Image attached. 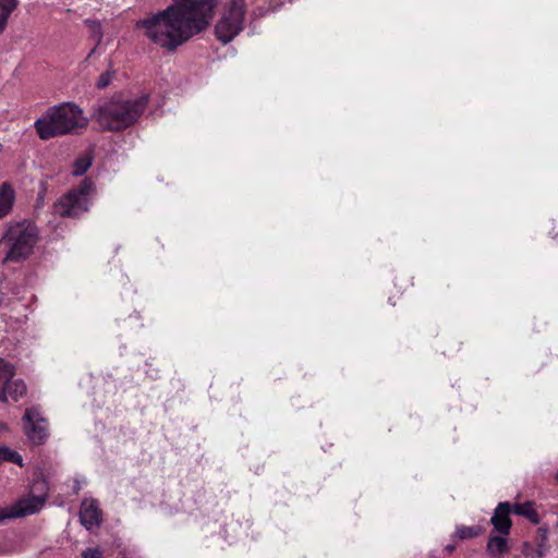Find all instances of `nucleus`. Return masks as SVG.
Listing matches in <instances>:
<instances>
[{
  "label": "nucleus",
  "instance_id": "obj_4",
  "mask_svg": "<svg viewBox=\"0 0 558 558\" xmlns=\"http://www.w3.org/2000/svg\"><path fill=\"white\" fill-rule=\"evenodd\" d=\"M0 242L9 246L4 260L21 262L33 253L38 242V229L27 220L11 222Z\"/></svg>",
  "mask_w": 558,
  "mask_h": 558
},
{
  "label": "nucleus",
  "instance_id": "obj_14",
  "mask_svg": "<svg viewBox=\"0 0 558 558\" xmlns=\"http://www.w3.org/2000/svg\"><path fill=\"white\" fill-rule=\"evenodd\" d=\"M17 3V0H0V33L5 29L8 19L16 9Z\"/></svg>",
  "mask_w": 558,
  "mask_h": 558
},
{
  "label": "nucleus",
  "instance_id": "obj_22",
  "mask_svg": "<svg viewBox=\"0 0 558 558\" xmlns=\"http://www.w3.org/2000/svg\"><path fill=\"white\" fill-rule=\"evenodd\" d=\"M100 556L101 551L97 548H88L82 555L83 558H99Z\"/></svg>",
  "mask_w": 558,
  "mask_h": 558
},
{
  "label": "nucleus",
  "instance_id": "obj_17",
  "mask_svg": "<svg viewBox=\"0 0 558 558\" xmlns=\"http://www.w3.org/2000/svg\"><path fill=\"white\" fill-rule=\"evenodd\" d=\"M14 376V368L11 364L0 359V399L4 398L2 386L5 385L8 379Z\"/></svg>",
  "mask_w": 558,
  "mask_h": 558
},
{
  "label": "nucleus",
  "instance_id": "obj_21",
  "mask_svg": "<svg viewBox=\"0 0 558 558\" xmlns=\"http://www.w3.org/2000/svg\"><path fill=\"white\" fill-rule=\"evenodd\" d=\"M114 74H116V72L113 70H111V69H109L106 72H104L98 77V80L96 82V87L99 88V89H104L107 86H109L110 83L112 82L113 77H114Z\"/></svg>",
  "mask_w": 558,
  "mask_h": 558
},
{
  "label": "nucleus",
  "instance_id": "obj_23",
  "mask_svg": "<svg viewBox=\"0 0 558 558\" xmlns=\"http://www.w3.org/2000/svg\"><path fill=\"white\" fill-rule=\"evenodd\" d=\"M44 487H45V483L44 482H37V483L34 484V489L41 490Z\"/></svg>",
  "mask_w": 558,
  "mask_h": 558
},
{
  "label": "nucleus",
  "instance_id": "obj_10",
  "mask_svg": "<svg viewBox=\"0 0 558 558\" xmlns=\"http://www.w3.org/2000/svg\"><path fill=\"white\" fill-rule=\"evenodd\" d=\"M510 510L511 507L509 502H500L495 509L490 520L495 530L505 535L509 534L511 529V520L509 518Z\"/></svg>",
  "mask_w": 558,
  "mask_h": 558
},
{
  "label": "nucleus",
  "instance_id": "obj_1",
  "mask_svg": "<svg viewBox=\"0 0 558 558\" xmlns=\"http://www.w3.org/2000/svg\"><path fill=\"white\" fill-rule=\"evenodd\" d=\"M218 0H175L166 10L137 22L145 36L168 51H174L205 31L215 15Z\"/></svg>",
  "mask_w": 558,
  "mask_h": 558
},
{
  "label": "nucleus",
  "instance_id": "obj_9",
  "mask_svg": "<svg viewBox=\"0 0 558 558\" xmlns=\"http://www.w3.org/2000/svg\"><path fill=\"white\" fill-rule=\"evenodd\" d=\"M81 523L92 530L100 523V510L96 500H84L80 509Z\"/></svg>",
  "mask_w": 558,
  "mask_h": 558
},
{
  "label": "nucleus",
  "instance_id": "obj_5",
  "mask_svg": "<svg viewBox=\"0 0 558 558\" xmlns=\"http://www.w3.org/2000/svg\"><path fill=\"white\" fill-rule=\"evenodd\" d=\"M244 17V0H232L215 26L217 39L222 44L232 41L242 32Z\"/></svg>",
  "mask_w": 558,
  "mask_h": 558
},
{
  "label": "nucleus",
  "instance_id": "obj_16",
  "mask_svg": "<svg viewBox=\"0 0 558 558\" xmlns=\"http://www.w3.org/2000/svg\"><path fill=\"white\" fill-rule=\"evenodd\" d=\"M513 512L515 514L522 515L527 518L533 523L538 522V514L533 508L532 504L525 502V504H517L513 508Z\"/></svg>",
  "mask_w": 558,
  "mask_h": 558
},
{
  "label": "nucleus",
  "instance_id": "obj_24",
  "mask_svg": "<svg viewBox=\"0 0 558 558\" xmlns=\"http://www.w3.org/2000/svg\"><path fill=\"white\" fill-rule=\"evenodd\" d=\"M4 299H5L4 293L0 291V307L2 306V304L4 302Z\"/></svg>",
  "mask_w": 558,
  "mask_h": 558
},
{
  "label": "nucleus",
  "instance_id": "obj_7",
  "mask_svg": "<svg viewBox=\"0 0 558 558\" xmlns=\"http://www.w3.org/2000/svg\"><path fill=\"white\" fill-rule=\"evenodd\" d=\"M24 432L34 445H40L47 437L46 421L36 408L27 409L23 416Z\"/></svg>",
  "mask_w": 558,
  "mask_h": 558
},
{
  "label": "nucleus",
  "instance_id": "obj_2",
  "mask_svg": "<svg viewBox=\"0 0 558 558\" xmlns=\"http://www.w3.org/2000/svg\"><path fill=\"white\" fill-rule=\"evenodd\" d=\"M147 104V96L108 99L93 106L90 120L104 132H120L138 121Z\"/></svg>",
  "mask_w": 558,
  "mask_h": 558
},
{
  "label": "nucleus",
  "instance_id": "obj_15",
  "mask_svg": "<svg viewBox=\"0 0 558 558\" xmlns=\"http://www.w3.org/2000/svg\"><path fill=\"white\" fill-rule=\"evenodd\" d=\"M84 24L89 28L92 37L94 38V40L96 43L94 49L89 53V56H90L92 53L95 52L96 47L98 45H100V43L102 40V37H104L102 27H101L100 22L96 21V20L87 19V20L84 21Z\"/></svg>",
  "mask_w": 558,
  "mask_h": 558
},
{
  "label": "nucleus",
  "instance_id": "obj_20",
  "mask_svg": "<svg viewBox=\"0 0 558 558\" xmlns=\"http://www.w3.org/2000/svg\"><path fill=\"white\" fill-rule=\"evenodd\" d=\"M481 529L475 526H459L457 529V536L461 539L472 538L478 535Z\"/></svg>",
  "mask_w": 558,
  "mask_h": 558
},
{
  "label": "nucleus",
  "instance_id": "obj_11",
  "mask_svg": "<svg viewBox=\"0 0 558 558\" xmlns=\"http://www.w3.org/2000/svg\"><path fill=\"white\" fill-rule=\"evenodd\" d=\"M2 390L4 393V398L0 399V402L8 401V398L10 397L14 401H17L21 397H23L26 393V385L22 379H13L10 378L5 383V385L2 386Z\"/></svg>",
  "mask_w": 558,
  "mask_h": 558
},
{
  "label": "nucleus",
  "instance_id": "obj_12",
  "mask_svg": "<svg viewBox=\"0 0 558 558\" xmlns=\"http://www.w3.org/2000/svg\"><path fill=\"white\" fill-rule=\"evenodd\" d=\"M14 198L13 189L8 183L2 184L0 186V219L11 211Z\"/></svg>",
  "mask_w": 558,
  "mask_h": 558
},
{
  "label": "nucleus",
  "instance_id": "obj_25",
  "mask_svg": "<svg viewBox=\"0 0 558 558\" xmlns=\"http://www.w3.org/2000/svg\"><path fill=\"white\" fill-rule=\"evenodd\" d=\"M446 549H447L448 551H452V550L454 549V547H453V546H447V548H446Z\"/></svg>",
  "mask_w": 558,
  "mask_h": 558
},
{
  "label": "nucleus",
  "instance_id": "obj_13",
  "mask_svg": "<svg viewBox=\"0 0 558 558\" xmlns=\"http://www.w3.org/2000/svg\"><path fill=\"white\" fill-rule=\"evenodd\" d=\"M508 542L501 536H492L487 542L486 550L494 558H499L508 551Z\"/></svg>",
  "mask_w": 558,
  "mask_h": 558
},
{
  "label": "nucleus",
  "instance_id": "obj_6",
  "mask_svg": "<svg viewBox=\"0 0 558 558\" xmlns=\"http://www.w3.org/2000/svg\"><path fill=\"white\" fill-rule=\"evenodd\" d=\"M94 191V184L85 180L77 190L70 191L54 204L56 214L62 217H78L88 210V196Z\"/></svg>",
  "mask_w": 558,
  "mask_h": 558
},
{
  "label": "nucleus",
  "instance_id": "obj_8",
  "mask_svg": "<svg viewBox=\"0 0 558 558\" xmlns=\"http://www.w3.org/2000/svg\"><path fill=\"white\" fill-rule=\"evenodd\" d=\"M46 496H32L21 499L9 512L0 510V521L11 518H20L37 512L45 504Z\"/></svg>",
  "mask_w": 558,
  "mask_h": 558
},
{
  "label": "nucleus",
  "instance_id": "obj_18",
  "mask_svg": "<svg viewBox=\"0 0 558 558\" xmlns=\"http://www.w3.org/2000/svg\"><path fill=\"white\" fill-rule=\"evenodd\" d=\"M92 160L93 159L89 155H85L76 159L73 165V174L76 177L83 175L92 166Z\"/></svg>",
  "mask_w": 558,
  "mask_h": 558
},
{
  "label": "nucleus",
  "instance_id": "obj_19",
  "mask_svg": "<svg viewBox=\"0 0 558 558\" xmlns=\"http://www.w3.org/2000/svg\"><path fill=\"white\" fill-rule=\"evenodd\" d=\"M9 461L17 464H22V457L16 452L7 447L0 448V462Z\"/></svg>",
  "mask_w": 558,
  "mask_h": 558
},
{
  "label": "nucleus",
  "instance_id": "obj_27",
  "mask_svg": "<svg viewBox=\"0 0 558 558\" xmlns=\"http://www.w3.org/2000/svg\"><path fill=\"white\" fill-rule=\"evenodd\" d=\"M555 478L558 482V471L556 472Z\"/></svg>",
  "mask_w": 558,
  "mask_h": 558
},
{
  "label": "nucleus",
  "instance_id": "obj_3",
  "mask_svg": "<svg viewBox=\"0 0 558 558\" xmlns=\"http://www.w3.org/2000/svg\"><path fill=\"white\" fill-rule=\"evenodd\" d=\"M89 119L84 116L81 107L74 102H63L59 106L50 107L35 122V129L38 136L44 140L76 134L85 130Z\"/></svg>",
  "mask_w": 558,
  "mask_h": 558
},
{
  "label": "nucleus",
  "instance_id": "obj_26",
  "mask_svg": "<svg viewBox=\"0 0 558 558\" xmlns=\"http://www.w3.org/2000/svg\"><path fill=\"white\" fill-rule=\"evenodd\" d=\"M543 555H544L543 550H538V551H537V556H538V557H542Z\"/></svg>",
  "mask_w": 558,
  "mask_h": 558
}]
</instances>
